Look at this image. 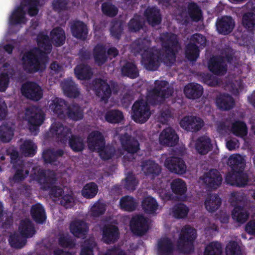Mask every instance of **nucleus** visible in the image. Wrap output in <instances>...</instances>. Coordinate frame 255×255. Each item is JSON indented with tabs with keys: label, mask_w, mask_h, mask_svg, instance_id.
<instances>
[{
	"label": "nucleus",
	"mask_w": 255,
	"mask_h": 255,
	"mask_svg": "<svg viewBox=\"0 0 255 255\" xmlns=\"http://www.w3.org/2000/svg\"><path fill=\"white\" fill-rule=\"evenodd\" d=\"M159 140L161 144L173 146L178 141V136L175 131L170 128L164 129L160 133Z\"/></svg>",
	"instance_id": "nucleus-14"
},
{
	"label": "nucleus",
	"mask_w": 255,
	"mask_h": 255,
	"mask_svg": "<svg viewBox=\"0 0 255 255\" xmlns=\"http://www.w3.org/2000/svg\"><path fill=\"white\" fill-rule=\"evenodd\" d=\"M70 145L74 151H81L83 148V144L81 139L78 137H72L70 140Z\"/></svg>",
	"instance_id": "nucleus-50"
},
{
	"label": "nucleus",
	"mask_w": 255,
	"mask_h": 255,
	"mask_svg": "<svg viewBox=\"0 0 255 255\" xmlns=\"http://www.w3.org/2000/svg\"><path fill=\"white\" fill-rule=\"evenodd\" d=\"M93 90L103 100L108 98L111 94V90L109 85L105 81L101 80H98L96 82Z\"/></svg>",
	"instance_id": "nucleus-19"
},
{
	"label": "nucleus",
	"mask_w": 255,
	"mask_h": 255,
	"mask_svg": "<svg viewBox=\"0 0 255 255\" xmlns=\"http://www.w3.org/2000/svg\"><path fill=\"white\" fill-rule=\"evenodd\" d=\"M49 110H51L56 114L60 115L63 106L65 105V102L57 98L48 102Z\"/></svg>",
	"instance_id": "nucleus-33"
},
{
	"label": "nucleus",
	"mask_w": 255,
	"mask_h": 255,
	"mask_svg": "<svg viewBox=\"0 0 255 255\" xmlns=\"http://www.w3.org/2000/svg\"><path fill=\"white\" fill-rule=\"evenodd\" d=\"M149 13L150 15L147 16L149 23L153 26L159 23L161 18L158 9L154 8L147 9L146 14H148Z\"/></svg>",
	"instance_id": "nucleus-34"
},
{
	"label": "nucleus",
	"mask_w": 255,
	"mask_h": 255,
	"mask_svg": "<svg viewBox=\"0 0 255 255\" xmlns=\"http://www.w3.org/2000/svg\"><path fill=\"white\" fill-rule=\"evenodd\" d=\"M221 245L218 243H212L206 248L204 255H220Z\"/></svg>",
	"instance_id": "nucleus-43"
},
{
	"label": "nucleus",
	"mask_w": 255,
	"mask_h": 255,
	"mask_svg": "<svg viewBox=\"0 0 255 255\" xmlns=\"http://www.w3.org/2000/svg\"><path fill=\"white\" fill-rule=\"evenodd\" d=\"M196 237L195 230L190 227H185L181 232L178 246L183 252H187L188 248H191L192 241Z\"/></svg>",
	"instance_id": "nucleus-8"
},
{
	"label": "nucleus",
	"mask_w": 255,
	"mask_h": 255,
	"mask_svg": "<svg viewBox=\"0 0 255 255\" xmlns=\"http://www.w3.org/2000/svg\"><path fill=\"white\" fill-rule=\"evenodd\" d=\"M142 207L144 211L148 213H152L158 208L156 201L151 197H148L143 200Z\"/></svg>",
	"instance_id": "nucleus-32"
},
{
	"label": "nucleus",
	"mask_w": 255,
	"mask_h": 255,
	"mask_svg": "<svg viewBox=\"0 0 255 255\" xmlns=\"http://www.w3.org/2000/svg\"><path fill=\"white\" fill-rule=\"evenodd\" d=\"M51 132L55 134H59L63 133L65 128L61 125H58V126L56 125H52L51 128Z\"/></svg>",
	"instance_id": "nucleus-63"
},
{
	"label": "nucleus",
	"mask_w": 255,
	"mask_h": 255,
	"mask_svg": "<svg viewBox=\"0 0 255 255\" xmlns=\"http://www.w3.org/2000/svg\"><path fill=\"white\" fill-rule=\"evenodd\" d=\"M239 142L236 139H231L227 141L226 146L230 150L235 149L239 147Z\"/></svg>",
	"instance_id": "nucleus-60"
},
{
	"label": "nucleus",
	"mask_w": 255,
	"mask_h": 255,
	"mask_svg": "<svg viewBox=\"0 0 255 255\" xmlns=\"http://www.w3.org/2000/svg\"><path fill=\"white\" fill-rule=\"evenodd\" d=\"M87 225L83 222L75 221L70 225L71 232L76 237H82L87 232Z\"/></svg>",
	"instance_id": "nucleus-22"
},
{
	"label": "nucleus",
	"mask_w": 255,
	"mask_h": 255,
	"mask_svg": "<svg viewBox=\"0 0 255 255\" xmlns=\"http://www.w3.org/2000/svg\"><path fill=\"white\" fill-rule=\"evenodd\" d=\"M37 44L39 48L43 50L33 49L24 54L22 57V64L25 70L29 72H36L45 68L46 61L45 54L49 53L51 50L49 40L43 34L38 35Z\"/></svg>",
	"instance_id": "nucleus-2"
},
{
	"label": "nucleus",
	"mask_w": 255,
	"mask_h": 255,
	"mask_svg": "<svg viewBox=\"0 0 255 255\" xmlns=\"http://www.w3.org/2000/svg\"><path fill=\"white\" fill-rule=\"evenodd\" d=\"M164 166L170 171L179 174L184 173L186 170L184 162L176 157L167 158L164 162Z\"/></svg>",
	"instance_id": "nucleus-11"
},
{
	"label": "nucleus",
	"mask_w": 255,
	"mask_h": 255,
	"mask_svg": "<svg viewBox=\"0 0 255 255\" xmlns=\"http://www.w3.org/2000/svg\"><path fill=\"white\" fill-rule=\"evenodd\" d=\"M171 189L175 193L181 194L186 190V186L184 181L180 179L174 180L171 185Z\"/></svg>",
	"instance_id": "nucleus-37"
},
{
	"label": "nucleus",
	"mask_w": 255,
	"mask_h": 255,
	"mask_svg": "<svg viewBox=\"0 0 255 255\" xmlns=\"http://www.w3.org/2000/svg\"><path fill=\"white\" fill-rule=\"evenodd\" d=\"M21 235L14 234L9 239V243L13 248H22L25 244V238L31 237L34 234V230L29 220L21 222L19 227Z\"/></svg>",
	"instance_id": "nucleus-6"
},
{
	"label": "nucleus",
	"mask_w": 255,
	"mask_h": 255,
	"mask_svg": "<svg viewBox=\"0 0 255 255\" xmlns=\"http://www.w3.org/2000/svg\"><path fill=\"white\" fill-rule=\"evenodd\" d=\"M243 23L249 28H255V14L252 13L246 14L243 17Z\"/></svg>",
	"instance_id": "nucleus-47"
},
{
	"label": "nucleus",
	"mask_w": 255,
	"mask_h": 255,
	"mask_svg": "<svg viewBox=\"0 0 255 255\" xmlns=\"http://www.w3.org/2000/svg\"><path fill=\"white\" fill-rule=\"evenodd\" d=\"M192 45L188 46L186 51V57L190 60H195L199 55L198 45H204L206 43V39L202 35L194 34L191 40Z\"/></svg>",
	"instance_id": "nucleus-9"
},
{
	"label": "nucleus",
	"mask_w": 255,
	"mask_h": 255,
	"mask_svg": "<svg viewBox=\"0 0 255 255\" xmlns=\"http://www.w3.org/2000/svg\"><path fill=\"white\" fill-rule=\"evenodd\" d=\"M66 2L64 0H55L53 3V7L56 9H62L66 7Z\"/></svg>",
	"instance_id": "nucleus-58"
},
{
	"label": "nucleus",
	"mask_w": 255,
	"mask_h": 255,
	"mask_svg": "<svg viewBox=\"0 0 255 255\" xmlns=\"http://www.w3.org/2000/svg\"><path fill=\"white\" fill-rule=\"evenodd\" d=\"M55 156V154L49 150L44 151L43 153V157L46 162H52L53 161L52 158H54Z\"/></svg>",
	"instance_id": "nucleus-55"
},
{
	"label": "nucleus",
	"mask_w": 255,
	"mask_h": 255,
	"mask_svg": "<svg viewBox=\"0 0 255 255\" xmlns=\"http://www.w3.org/2000/svg\"><path fill=\"white\" fill-rule=\"evenodd\" d=\"M227 255H241L240 247L235 242H230L226 247Z\"/></svg>",
	"instance_id": "nucleus-46"
},
{
	"label": "nucleus",
	"mask_w": 255,
	"mask_h": 255,
	"mask_svg": "<svg viewBox=\"0 0 255 255\" xmlns=\"http://www.w3.org/2000/svg\"><path fill=\"white\" fill-rule=\"evenodd\" d=\"M232 217L237 222L243 223L248 219L249 214L244 208L238 206L235 207L232 212Z\"/></svg>",
	"instance_id": "nucleus-27"
},
{
	"label": "nucleus",
	"mask_w": 255,
	"mask_h": 255,
	"mask_svg": "<svg viewBox=\"0 0 255 255\" xmlns=\"http://www.w3.org/2000/svg\"><path fill=\"white\" fill-rule=\"evenodd\" d=\"M13 131L11 128L3 126L0 128V137L4 142H8L11 139Z\"/></svg>",
	"instance_id": "nucleus-45"
},
{
	"label": "nucleus",
	"mask_w": 255,
	"mask_h": 255,
	"mask_svg": "<svg viewBox=\"0 0 255 255\" xmlns=\"http://www.w3.org/2000/svg\"><path fill=\"white\" fill-rule=\"evenodd\" d=\"M228 164L234 167V170L237 172L232 176L228 175L226 177L227 181L232 185L237 186H244L247 184V176L246 174L243 173L240 169L244 166V159L239 154L231 155L228 161Z\"/></svg>",
	"instance_id": "nucleus-4"
},
{
	"label": "nucleus",
	"mask_w": 255,
	"mask_h": 255,
	"mask_svg": "<svg viewBox=\"0 0 255 255\" xmlns=\"http://www.w3.org/2000/svg\"><path fill=\"white\" fill-rule=\"evenodd\" d=\"M130 228L134 234L141 235L146 230V221L142 216H135L131 220Z\"/></svg>",
	"instance_id": "nucleus-15"
},
{
	"label": "nucleus",
	"mask_w": 255,
	"mask_h": 255,
	"mask_svg": "<svg viewBox=\"0 0 255 255\" xmlns=\"http://www.w3.org/2000/svg\"><path fill=\"white\" fill-rule=\"evenodd\" d=\"M123 118L122 113L119 111H110L107 113L105 119L109 123H116L120 122Z\"/></svg>",
	"instance_id": "nucleus-39"
},
{
	"label": "nucleus",
	"mask_w": 255,
	"mask_h": 255,
	"mask_svg": "<svg viewBox=\"0 0 255 255\" xmlns=\"http://www.w3.org/2000/svg\"><path fill=\"white\" fill-rule=\"evenodd\" d=\"M102 10L104 13L111 16L115 15L117 12V9L110 3L103 4Z\"/></svg>",
	"instance_id": "nucleus-51"
},
{
	"label": "nucleus",
	"mask_w": 255,
	"mask_h": 255,
	"mask_svg": "<svg viewBox=\"0 0 255 255\" xmlns=\"http://www.w3.org/2000/svg\"><path fill=\"white\" fill-rule=\"evenodd\" d=\"M97 192L98 187L94 183H89L86 184L81 191L82 195L86 198L94 197Z\"/></svg>",
	"instance_id": "nucleus-31"
},
{
	"label": "nucleus",
	"mask_w": 255,
	"mask_h": 255,
	"mask_svg": "<svg viewBox=\"0 0 255 255\" xmlns=\"http://www.w3.org/2000/svg\"><path fill=\"white\" fill-rule=\"evenodd\" d=\"M193 122L191 123L189 126L183 125L184 127L188 128V131H196L200 130L204 126V122L199 117L193 116Z\"/></svg>",
	"instance_id": "nucleus-42"
},
{
	"label": "nucleus",
	"mask_w": 255,
	"mask_h": 255,
	"mask_svg": "<svg viewBox=\"0 0 255 255\" xmlns=\"http://www.w3.org/2000/svg\"><path fill=\"white\" fill-rule=\"evenodd\" d=\"M75 74L79 79L83 80L90 77L91 72L88 67L80 65L78 66L75 69Z\"/></svg>",
	"instance_id": "nucleus-36"
},
{
	"label": "nucleus",
	"mask_w": 255,
	"mask_h": 255,
	"mask_svg": "<svg viewBox=\"0 0 255 255\" xmlns=\"http://www.w3.org/2000/svg\"><path fill=\"white\" fill-rule=\"evenodd\" d=\"M234 26L232 19L229 16L223 17L217 22V28L218 32L223 34L230 32Z\"/></svg>",
	"instance_id": "nucleus-18"
},
{
	"label": "nucleus",
	"mask_w": 255,
	"mask_h": 255,
	"mask_svg": "<svg viewBox=\"0 0 255 255\" xmlns=\"http://www.w3.org/2000/svg\"><path fill=\"white\" fill-rule=\"evenodd\" d=\"M95 246V244L94 242H92L90 245L89 243V246L84 247L82 249L81 255H93L92 252L90 248L93 247Z\"/></svg>",
	"instance_id": "nucleus-62"
},
{
	"label": "nucleus",
	"mask_w": 255,
	"mask_h": 255,
	"mask_svg": "<svg viewBox=\"0 0 255 255\" xmlns=\"http://www.w3.org/2000/svg\"><path fill=\"white\" fill-rule=\"evenodd\" d=\"M187 212V208L183 204H180L172 209L171 214L176 218H183L186 216Z\"/></svg>",
	"instance_id": "nucleus-44"
},
{
	"label": "nucleus",
	"mask_w": 255,
	"mask_h": 255,
	"mask_svg": "<svg viewBox=\"0 0 255 255\" xmlns=\"http://www.w3.org/2000/svg\"><path fill=\"white\" fill-rule=\"evenodd\" d=\"M196 150L201 154L207 153L211 148V140L207 135L199 137L192 143Z\"/></svg>",
	"instance_id": "nucleus-16"
},
{
	"label": "nucleus",
	"mask_w": 255,
	"mask_h": 255,
	"mask_svg": "<svg viewBox=\"0 0 255 255\" xmlns=\"http://www.w3.org/2000/svg\"><path fill=\"white\" fill-rule=\"evenodd\" d=\"M31 212L32 218L36 222L42 223L45 221L46 217L43 208L41 205L36 204L33 206Z\"/></svg>",
	"instance_id": "nucleus-30"
},
{
	"label": "nucleus",
	"mask_w": 255,
	"mask_h": 255,
	"mask_svg": "<svg viewBox=\"0 0 255 255\" xmlns=\"http://www.w3.org/2000/svg\"><path fill=\"white\" fill-rule=\"evenodd\" d=\"M68 116L70 118L75 121L81 119L83 117L82 113L77 108L75 109L74 112H69L68 113Z\"/></svg>",
	"instance_id": "nucleus-56"
},
{
	"label": "nucleus",
	"mask_w": 255,
	"mask_h": 255,
	"mask_svg": "<svg viewBox=\"0 0 255 255\" xmlns=\"http://www.w3.org/2000/svg\"><path fill=\"white\" fill-rule=\"evenodd\" d=\"M142 63L144 67L149 70H155L159 64L157 52L151 49L145 50L142 54Z\"/></svg>",
	"instance_id": "nucleus-10"
},
{
	"label": "nucleus",
	"mask_w": 255,
	"mask_h": 255,
	"mask_svg": "<svg viewBox=\"0 0 255 255\" xmlns=\"http://www.w3.org/2000/svg\"><path fill=\"white\" fill-rule=\"evenodd\" d=\"M89 148L91 150H97L100 156L104 159H108L112 156V149L104 146L103 137L98 131L92 132L88 138Z\"/></svg>",
	"instance_id": "nucleus-5"
},
{
	"label": "nucleus",
	"mask_w": 255,
	"mask_h": 255,
	"mask_svg": "<svg viewBox=\"0 0 255 255\" xmlns=\"http://www.w3.org/2000/svg\"><path fill=\"white\" fill-rule=\"evenodd\" d=\"M72 32L75 37L78 38H83L87 33V28L82 22L77 21L72 27Z\"/></svg>",
	"instance_id": "nucleus-29"
},
{
	"label": "nucleus",
	"mask_w": 255,
	"mask_h": 255,
	"mask_svg": "<svg viewBox=\"0 0 255 255\" xmlns=\"http://www.w3.org/2000/svg\"><path fill=\"white\" fill-rule=\"evenodd\" d=\"M142 170L146 174H157L160 171V168L154 162L148 161L142 166Z\"/></svg>",
	"instance_id": "nucleus-38"
},
{
	"label": "nucleus",
	"mask_w": 255,
	"mask_h": 255,
	"mask_svg": "<svg viewBox=\"0 0 255 255\" xmlns=\"http://www.w3.org/2000/svg\"><path fill=\"white\" fill-rule=\"evenodd\" d=\"M65 39L64 32L60 28L53 29L50 33V41L56 46L63 44Z\"/></svg>",
	"instance_id": "nucleus-26"
},
{
	"label": "nucleus",
	"mask_w": 255,
	"mask_h": 255,
	"mask_svg": "<svg viewBox=\"0 0 255 255\" xmlns=\"http://www.w3.org/2000/svg\"><path fill=\"white\" fill-rule=\"evenodd\" d=\"M118 231L115 226H107L103 231V240L104 242L109 243L114 241L118 237Z\"/></svg>",
	"instance_id": "nucleus-24"
},
{
	"label": "nucleus",
	"mask_w": 255,
	"mask_h": 255,
	"mask_svg": "<svg viewBox=\"0 0 255 255\" xmlns=\"http://www.w3.org/2000/svg\"><path fill=\"white\" fill-rule=\"evenodd\" d=\"M216 104L220 109L227 110L231 109L233 106L234 101L230 96L222 95L217 98Z\"/></svg>",
	"instance_id": "nucleus-25"
},
{
	"label": "nucleus",
	"mask_w": 255,
	"mask_h": 255,
	"mask_svg": "<svg viewBox=\"0 0 255 255\" xmlns=\"http://www.w3.org/2000/svg\"><path fill=\"white\" fill-rule=\"evenodd\" d=\"M26 120L29 124V129L34 134L37 133L38 127L44 120L43 114L40 111L35 108L27 110L26 112Z\"/></svg>",
	"instance_id": "nucleus-7"
},
{
	"label": "nucleus",
	"mask_w": 255,
	"mask_h": 255,
	"mask_svg": "<svg viewBox=\"0 0 255 255\" xmlns=\"http://www.w3.org/2000/svg\"><path fill=\"white\" fill-rule=\"evenodd\" d=\"M193 116H188L183 117L180 122V125L181 128L183 129L188 130V128L183 126V125H187L189 126L191 123L193 122Z\"/></svg>",
	"instance_id": "nucleus-54"
},
{
	"label": "nucleus",
	"mask_w": 255,
	"mask_h": 255,
	"mask_svg": "<svg viewBox=\"0 0 255 255\" xmlns=\"http://www.w3.org/2000/svg\"><path fill=\"white\" fill-rule=\"evenodd\" d=\"M95 58L98 64H101L105 61L103 48L98 46L95 49Z\"/></svg>",
	"instance_id": "nucleus-52"
},
{
	"label": "nucleus",
	"mask_w": 255,
	"mask_h": 255,
	"mask_svg": "<svg viewBox=\"0 0 255 255\" xmlns=\"http://www.w3.org/2000/svg\"><path fill=\"white\" fill-rule=\"evenodd\" d=\"M221 199L216 195L208 196L205 202L207 210L212 212L218 209L221 204Z\"/></svg>",
	"instance_id": "nucleus-28"
},
{
	"label": "nucleus",
	"mask_w": 255,
	"mask_h": 255,
	"mask_svg": "<svg viewBox=\"0 0 255 255\" xmlns=\"http://www.w3.org/2000/svg\"><path fill=\"white\" fill-rule=\"evenodd\" d=\"M155 89L148 92L145 102L141 100L136 102L133 107L132 119L136 123H143L149 118L150 112L147 102L155 104L160 102L163 98H167L171 94L165 81H157L155 83Z\"/></svg>",
	"instance_id": "nucleus-1"
},
{
	"label": "nucleus",
	"mask_w": 255,
	"mask_h": 255,
	"mask_svg": "<svg viewBox=\"0 0 255 255\" xmlns=\"http://www.w3.org/2000/svg\"><path fill=\"white\" fill-rule=\"evenodd\" d=\"M208 67L211 72L218 75L224 74L226 71L222 59L219 58H212L209 61Z\"/></svg>",
	"instance_id": "nucleus-21"
},
{
	"label": "nucleus",
	"mask_w": 255,
	"mask_h": 255,
	"mask_svg": "<svg viewBox=\"0 0 255 255\" xmlns=\"http://www.w3.org/2000/svg\"><path fill=\"white\" fill-rule=\"evenodd\" d=\"M120 207L125 211H132L135 207L133 199L129 196H125L120 200Z\"/></svg>",
	"instance_id": "nucleus-35"
},
{
	"label": "nucleus",
	"mask_w": 255,
	"mask_h": 255,
	"mask_svg": "<svg viewBox=\"0 0 255 255\" xmlns=\"http://www.w3.org/2000/svg\"><path fill=\"white\" fill-rule=\"evenodd\" d=\"M121 143L123 147L128 153L135 152L138 149V143L134 139L128 137L127 135L121 139Z\"/></svg>",
	"instance_id": "nucleus-23"
},
{
	"label": "nucleus",
	"mask_w": 255,
	"mask_h": 255,
	"mask_svg": "<svg viewBox=\"0 0 255 255\" xmlns=\"http://www.w3.org/2000/svg\"><path fill=\"white\" fill-rule=\"evenodd\" d=\"M66 191L63 190L60 188L55 187L52 189V195L56 199L55 200L60 201L61 205L66 208H69L72 206L73 199L71 194L68 193V189Z\"/></svg>",
	"instance_id": "nucleus-12"
},
{
	"label": "nucleus",
	"mask_w": 255,
	"mask_h": 255,
	"mask_svg": "<svg viewBox=\"0 0 255 255\" xmlns=\"http://www.w3.org/2000/svg\"><path fill=\"white\" fill-rule=\"evenodd\" d=\"M210 187L216 188L222 183V178L216 170H212L207 173L202 179Z\"/></svg>",
	"instance_id": "nucleus-17"
},
{
	"label": "nucleus",
	"mask_w": 255,
	"mask_h": 255,
	"mask_svg": "<svg viewBox=\"0 0 255 255\" xmlns=\"http://www.w3.org/2000/svg\"><path fill=\"white\" fill-rule=\"evenodd\" d=\"M25 156L32 155L36 149L34 144L30 141H26L21 147Z\"/></svg>",
	"instance_id": "nucleus-48"
},
{
	"label": "nucleus",
	"mask_w": 255,
	"mask_h": 255,
	"mask_svg": "<svg viewBox=\"0 0 255 255\" xmlns=\"http://www.w3.org/2000/svg\"><path fill=\"white\" fill-rule=\"evenodd\" d=\"M191 17L195 21H198L201 19L202 15L200 9L196 7L191 13Z\"/></svg>",
	"instance_id": "nucleus-59"
},
{
	"label": "nucleus",
	"mask_w": 255,
	"mask_h": 255,
	"mask_svg": "<svg viewBox=\"0 0 255 255\" xmlns=\"http://www.w3.org/2000/svg\"><path fill=\"white\" fill-rule=\"evenodd\" d=\"M123 75L134 78L137 76L138 73L135 65L132 63H128L122 70Z\"/></svg>",
	"instance_id": "nucleus-40"
},
{
	"label": "nucleus",
	"mask_w": 255,
	"mask_h": 255,
	"mask_svg": "<svg viewBox=\"0 0 255 255\" xmlns=\"http://www.w3.org/2000/svg\"><path fill=\"white\" fill-rule=\"evenodd\" d=\"M62 88L65 95L69 97H75L77 96L78 93L74 89L72 85H69L68 87L64 85H62Z\"/></svg>",
	"instance_id": "nucleus-53"
},
{
	"label": "nucleus",
	"mask_w": 255,
	"mask_h": 255,
	"mask_svg": "<svg viewBox=\"0 0 255 255\" xmlns=\"http://www.w3.org/2000/svg\"><path fill=\"white\" fill-rule=\"evenodd\" d=\"M37 1V0H23L19 6H16L9 17V29L17 30L25 23V10L28 11L30 16L36 14L38 10L35 7V5Z\"/></svg>",
	"instance_id": "nucleus-3"
},
{
	"label": "nucleus",
	"mask_w": 255,
	"mask_h": 255,
	"mask_svg": "<svg viewBox=\"0 0 255 255\" xmlns=\"http://www.w3.org/2000/svg\"><path fill=\"white\" fill-rule=\"evenodd\" d=\"M127 186L129 189L132 190L133 186L137 184V181L133 177H128L127 178Z\"/></svg>",
	"instance_id": "nucleus-64"
},
{
	"label": "nucleus",
	"mask_w": 255,
	"mask_h": 255,
	"mask_svg": "<svg viewBox=\"0 0 255 255\" xmlns=\"http://www.w3.org/2000/svg\"><path fill=\"white\" fill-rule=\"evenodd\" d=\"M105 211V205L101 203H96L91 208V214L94 217L103 214Z\"/></svg>",
	"instance_id": "nucleus-49"
},
{
	"label": "nucleus",
	"mask_w": 255,
	"mask_h": 255,
	"mask_svg": "<svg viewBox=\"0 0 255 255\" xmlns=\"http://www.w3.org/2000/svg\"><path fill=\"white\" fill-rule=\"evenodd\" d=\"M21 91L25 97L33 100H38L42 96L40 88L34 83L24 84L22 87Z\"/></svg>",
	"instance_id": "nucleus-13"
},
{
	"label": "nucleus",
	"mask_w": 255,
	"mask_h": 255,
	"mask_svg": "<svg viewBox=\"0 0 255 255\" xmlns=\"http://www.w3.org/2000/svg\"><path fill=\"white\" fill-rule=\"evenodd\" d=\"M8 83L7 76L2 74L0 76V91H4Z\"/></svg>",
	"instance_id": "nucleus-57"
},
{
	"label": "nucleus",
	"mask_w": 255,
	"mask_h": 255,
	"mask_svg": "<svg viewBox=\"0 0 255 255\" xmlns=\"http://www.w3.org/2000/svg\"><path fill=\"white\" fill-rule=\"evenodd\" d=\"M246 230L249 234L255 235V220L250 221L247 225Z\"/></svg>",
	"instance_id": "nucleus-61"
},
{
	"label": "nucleus",
	"mask_w": 255,
	"mask_h": 255,
	"mask_svg": "<svg viewBox=\"0 0 255 255\" xmlns=\"http://www.w3.org/2000/svg\"><path fill=\"white\" fill-rule=\"evenodd\" d=\"M184 92L188 98L195 99L202 95L203 88L198 84L190 83L185 86Z\"/></svg>",
	"instance_id": "nucleus-20"
},
{
	"label": "nucleus",
	"mask_w": 255,
	"mask_h": 255,
	"mask_svg": "<svg viewBox=\"0 0 255 255\" xmlns=\"http://www.w3.org/2000/svg\"><path fill=\"white\" fill-rule=\"evenodd\" d=\"M232 132L238 136H243L247 133V128L244 123L237 122L234 123L232 127Z\"/></svg>",
	"instance_id": "nucleus-41"
}]
</instances>
